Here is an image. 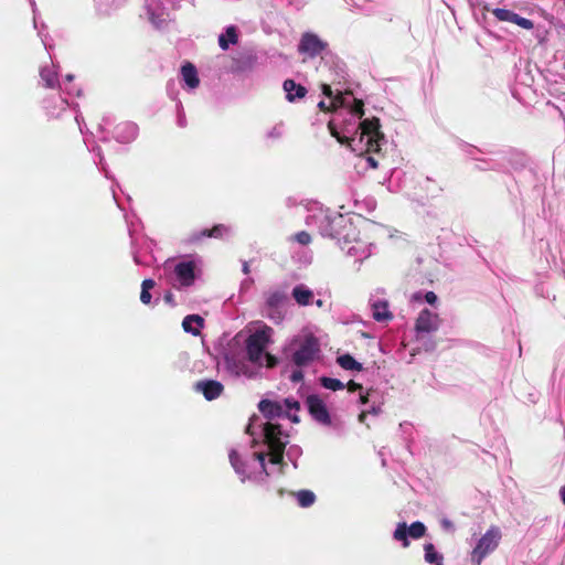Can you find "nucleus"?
<instances>
[{
    "instance_id": "obj_1",
    "label": "nucleus",
    "mask_w": 565,
    "mask_h": 565,
    "mask_svg": "<svg viewBox=\"0 0 565 565\" xmlns=\"http://www.w3.org/2000/svg\"><path fill=\"white\" fill-rule=\"evenodd\" d=\"M323 94L331 98L328 108L334 110V116L329 122L331 135L341 143H348L352 151L359 154L377 152L383 139L379 119L361 121L363 103L355 99L351 93L338 94L333 97L330 86L323 85Z\"/></svg>"
},
{
    "instance_id": "obj_2",
    "label": "nucleus",
    "mask_w": 565,
    "mask_h": 565,
    "mask_svg": "<svg viewBox=\"0 0 565 565\" xmlns=\"http://www.w3.org/2000/svg\"><path fill=\"white\" fill-rule=\"evenodd\" d=\"M264 443L267 451L255 450L249 459L241 460L235 450L230 452V461L241 480L263 481L270 472L265 468V457L269 456V461L277 466L282 460L284 449L288 443V436L282 433L280 426L266 423L262 428Z\"/></svg>"
},
{
    "instance_id": "obj_3",
    "label": "nucleus",
    "mask_w": 565,
    "mask_h": 565,
    "mask_svg": "<svg viewBox=\"0 0 565 565\" xmlns=\"http://www.w3.org/2000/svg\"><path fill=\"white\" fill-rule=\"evenodd\" d=\"M220 364L228 376L235 379H256L262 372V367L250 361L242 343L235 339L228 343L227 349L223 352Z\"/></svg>"
},
{
    "instance_id": "obj_4",
    "label": "nucleus",
    "mask_w": 565,
    "mask_h": 565,
    "mask_svg": "<svg viewBox=\"0 0 565 565\" xmlns=\"http://www.w3.org/2000/svg\"><path fill=\"white\" fill-rule=\"evenodd\" d=\"M271 334L273 329L270 327L262 326L247 338L246 345L244 347L250 361H254V363L262 369L264 365L273 367L276 363V359L273 355L265 353L270 342Z\"/></svg>"
},
{
    "instance_id": "obj_5",
    "label": "nucleus",
    "mask_w": 565,
    "mask_h": 565,
    "mask_svg": "<svg viewBox=\"0 0 565 565\" xmlns=\"http://www.w3.org/2000/svg\"><path fill=\"white\" fill-rule=\"evenodd\" d=\"M164 273L168 282L177 289L192 286L201 275L200 264L194 259H182L179 262H167Z\"/></svg>"
},
{
    "instance_id": "obj_6",
    "label": "nucleus",
    "mask_w": 565,
    "mask_h": 565,
    "mask_svg": "<svg viewBox=\"0 0 565 565\" xmlns=\"http://www.w3.org/2000/svg\"><path fill=\"white\" fill-rule=\"evenodd\" d=\"M288 350L291 351V361L297 366H305L312 362L319 353V341L311 333H301L295 337Z\"/></svg>"
},
{
    "instance_id": "obj_7",
    "label": "nucleus",
    "mask_w": 565,
    "mask_h": 565,
    "mask_svg": "<svg viewBox=\"0 0 565 565\" xmlns=\"http://www.w3.org/2000/svg\"><path fill=\"white\" fill-rule=\"evenodd\" d=\"M258 408L268 419L287 417L294 423H298L299 420L297 416L299 403L294 398H285L281 402L263 399L259 402Z\"/></svg>"
},
{
    "instance_id": "obj_8",
    "label": "nucleus",
    "mask_w": 565,
    "mask_h": 565,
    "mask_svg": "<svg viewBox=\"0 0 565 565\" xmlns=\"http://www.w3.org/2000/svg\"><path fill=\"white\" fill-rule=\"evenodd\" d=\"M502 539L501 530L498 526H490L487 532L478 540L476 546L470 553L472 565H481L482 561L499 546Z\"/></svg>"
},
{
    "instance_id": "obj_9",
    "label": "nucleus",
    "mask_w": 565,
    "mask_h": 565,
    "mask_svg": "<svg viewBox=\"0 0 565 565\" xmlns=\"http://www.w3.org/2000/svg\"><path fill=\"white\" fill-rule=\"evenodd\" d=\"M440 319L438 315L429 309H423L419 312L415 323L416 339L422 341L425 351H433L436 348L435 341L425 339L426 333L436 331L439 328Z\"/></svg>"
},
{
    "instance_id": "obj_10",
    "label": "nucleus",
    "mask_w": 565,
    "mask_h": 565,
    "mask_svg": "<svg viewBox=\"0 0 565 565\" xmlns=\"http://www.w3.org/2000/svg\"><path fill=\"white\" fill-rule=\"evenodd\" d=\"M341 249L350 257L361 262L366 259L372 250L371 244L355 236V228L350 224L348 233L339 241Z\"/></svg>"
},
{
    "instance_id": "obj_11",
    "label": "nucleus",
    "mask_w": 565,
    "mask_h": 565,
    "mask_svg": "<svg viewBox=\"0 0 565 565\" xmlns=\"http://www.w3.org/2000/svg\"><path fill=\"white\" fill-rule=\"evenodd\" d=\"M426 526L424 523L416 521L413 522L409 526L405 522L398 523L394 533L393 537L396 541L402 542L404 547H407L409 545V542L407 537H412L414 540L420 539L425 535Z\"/></svg>"
},
{
    "instance_id": "obj_12",
    "label": "nucleus",
    "mask_w": 565,
    "mask_h": 565,
    "mask_svg": "<svg viewBox=\"0 0 565 565\" xmlns=\"http://www.w3.org/2000/svg\"><path fill=\"white\" fill-rule=\"evenodd\" d=\"M307 406L311 416L322 425L330 426L332 424L331 416L327 405L318 395H310L307 398Z\"/></svg>"
},
{
    "instance_id": "obj_13",
    "label": "nucleus",
    "mask_w": 565,
    "mask_h": 565,
    "mask_svg": "<svg viewBox=\"0 0 565 565\" xmlns=\"http://www.w3.org/2000/svg\"><path fill=\"white\" fill-rule=\"evenodd\" d=\"M146 10L149 21L156 26L160 28L169 18V13L162 7L160 0H147Z\"/></svg>"
},
{
    "instance_id": "obj_14",
    "label": "nucleus",
    "mask_w": 565,
    "mask_h": 565,
    "mask_svg": "<svg viewBox=\"0 0 565 565\" xmlns=\"http://www.w3.org/2000/svg\"><path fill=\"white\" fill-rule=\"evenodd\" d=\"M492 13L499 21L511 22L525 30H531L534 28V24L530 19L520 17L511 10L495 8L492 10Z\"/></svg>"
},
{
    "instance_id": "obj_15",
    "label": "nucleus",
    "mask_w": 565,
    "mask_h": 565,
    "mask_svg": "<svg viewBox=\"0 0 565 565\" xmlns=\"http://www.w3.org/2000/svg\"><path fill=\"white\" fill-rule=\"evenodd\" d=\"M326 45L316 34L305 33L299 43V51L310 56H316L326 49Z\"/></svg>"
},
{
    "instance_id": "obj_16",
    "label": "nucleus",
    "mask_w": 565,
    "mask_h": 565,
    "mask_svg": "<svg viewBox=\"0 0 565 565\" xmlns=\"http://www.w3.org/2000/svg\"><path fill=\"white\" fill-rule=\"evenodd\" d=\"M138 135V127L130 121H124L115 127L114 138L121 143H128L135 140Z\"/></svg>"
},
{
    "instance_id": "obj_17",
    "label": "nucleus",
    "mask_w": 565,
    "mask_h": 565,
    "mask_svg": "<svg viewBox=\"0 0 565 565\" xmlns=\"http://www.w3.org/2000/svg\"><path fill=\"white\" fill-rule=\"evenodd\" d=\"M195 390L204 395L207 401L217 398L223 393V384L214 380H204L195 384Z\"/></svg>"
},
{
    "instance_id": "obj_18",
    "label": "nucleus",
    "mask_w": 565,
    "mask_h": 565,
    "mask_svg": "<svg viewBox=\"0 0 565 565\" xmlns=\"http://www.w3.org/2000/svg\"><path fill=\"white\" fill-rule=\"evenodd\" d=\"M370 301L372 315L376 321H387L392 319V313L388 310V305L386 300L372 298Z\"/></svg>"
},
{
    "instance_id": "obj_19",
    "label": "nucleus",
    "mask_w": 565,
    "mask_h": 565,
    "mask_svg": "<svg viewBox=\"0 0 565 565\" xmlns=\"http://www.w3.org/2000/svg\"><path fill=\"white\" fill-rule=\"evenodd\" d=\"M291 295L299 306H308L313 301L312 290L303 284L296 285Z\"/></svg>"
},
{
    "instance_id": "obj_20",
    "label": "nucleus",
    "mask_w": 565,
    "mask_h": 565,
    "mask_svg": "<svg viewBox=\"0 0 565 565\" xmlns=\"http://www.w3.org/2000/svg\"><path fill=\"white\" fill-rule=\"evenodd\" d=\"M183 330L192 335H199L204 327V319L199 315H189L182 321Z\"/></svg>"
},
{
    "instance_id": "obj_21",
    "label": "nucleus",
    "mask_w": 565,
    "mask_h": 565,
    "mask_svg": "<svg viewBox=\"0 0 565 565\" xmlns=\"http://www.w3.org/2000/svg\"><path fill=\"white\" fill-rule=\"evenodd\" d=\"M181 76L189 88L194 89L199 86L200 79L198 77V72L191 63H186L182 66Z\"/></svg>"
},
{
    "instance_id": "obj_22",
    "label": "nucleus",
    "mask_w": 565,
    "mask_h": 565,
    "mask_svg": "<svg viewBox=\"0 0 565 565\" xmlns=\"http://www.w3.org/2000/svg\"><path fill=\"white\" fill-rule=\"evenodd\" d=\"M284 90L286 92V98L289 102L302 98L307 93V89L303 86L296 84L292 79H286L284 82Z\"/></svg>"
},
{
    "instance_id": "obj_23",
    "label": "nucleus",
    "mask_w": 565,
    "mask_h": 565,
    "mask_svg": "<svg viewBox=\"0 0 565 565\" xmlns=\"http://www.w3.org/2000/svg\"><path fill=\"white\" fill-rule=\"evenodd\" d=\"M237 30L234 25L226 28L225 32L218 36V45L222 50H227L230 44H236L237 42Z\"/></svg>"
},
{
    "instance_id": "obj_24",
    "label": "nucleus",
    "mask_w": 565,
    "mask_h": 565,
    "mask_svg": "<svg viewBox=\"0 0 565 565\" xmlns=\"http://www.w3.org/2000/svg\"><path fill=\"white\" fill-rule=\"evenodd\" d=\"M285 299L286 296L281 291L275 290L268 292L266 295L265 310L277 309L278 307H281Z\"/></svg>"
},
{
    "instance_id": "obj_25",
    "label": "nucleus",
    "mask_w": 565,
    "mask_h": 565,
    "mask_svg": "<svg viewBox=\"0 0 565 565\" xmlns=\"http://www.w3.org/2000/svg\"><path fill=\"white\" fill-rule=\"evenodd\" d=\"M40 76L45 87L54 88L58 83L56 71L54 70V67H42L40 71Z\"/></svg>"
},
{
    "instance_id": "obj_26",
    "label": "nucleus",
    "mask_w": 565,
    "mask_h": 565,
    "mask_svg": "<svg viewBox=\"0 0 565 565\" xmlns=\"http://www.w3.org/2000/svg\"><path fill=\"white\" fill-rule=\"evenodd\" d=\"M337 362L338 364L344 369V370H349V371H360L362 370V364L359 363L353 356H351L350 354H343V355H340L338 359H337Z\"/></svg>"
},
{
    "instance_id": "obj_27",
    "label": "nucleus",
    "mask_w": 565,
    "mask_h": 565,
    "mask_svg": "<svg viewBox=\"0 0 565 565\" xmlns=\"http://www.w3.org/2000/svg\"><path fill=\"white\" fill-rule=\"evenodd\" d=\"M424 551L426 562L443 565V556L435 550V546L431 543L425 544Z\"/></svg>"
},
{
    "instance_id": "obj_28",
    "label": "nucleus",
    "mask_w": 565,
    "mask_h": 565,
    "mask_svg": "<svg viewBox=\"0 0 565 565\" xmlns=\"http://www.w3.org/2000/svg\"><path fill=\"white\" fill-rule=\"evenodd\" d=\"M97 10L103 14H108L113 9L119 7L124 0H95Z\"/></svg>"
},
{
    "instance_id": "obj_29",
    "label": "nucleus",
    "mask_w": 565,
    "mask_h": 565,
    "mask_svg": "<svg viewBox=\"0 0 565 565\" xmlns=\"http://www.w3.org/2000/svg\"><path fill=\"white\" fill-rule=\"evenodd\" d=\"M297 502L302 508H308L313 504L316 495L312 491L301 490L296 493Z\"/></svg>"
},
{
    "instance_id": "obj_30",
    "label": "nucleus",
    "mask_w": 565,
    "mask_h": 565,
    "mask_svg": "<svg viewBox=\"0 0 565 565\" xmlns=\"http://www.w3.org/2000/svg\"><path fill=\"white\" fill-rule=\"evenodd\" d=\"M154 281L152 279H145L141 285V294L140 300L142 303L148 305L151 301L150 290L154 287Z\"/></svg>"
},
{
    "instance_id": "obj_31",
    "label": "nucleus",
    "mask_w": 565,
    "mask_h": 565,
    "mask_svg": "<svg viewBox=\"0 0 565 565\" xmlns=\"http://www.w3.org/2000/svg\"><path fill=\"white\" fill-rule=\"evenodd\" d=\"M320 381H321V385L324 388H328L331 391H338V390L344 388V384L338 379L322 377Z\"/></svg>"
},
{
    "instance_id": "obj_32",
    "label": "nucleus",
    "mask_w": 565,
    "mask_h": 565,
    "mask_svg": "<svg viewBox=\"0 0 565 565\" xmlns=\"http://www.w3.org/2000/svg\"><path fill=\"white\" fill-rule=\"evenodd\" d=\"M265 315L275 323L281 322L285 318V313L281 310V307H278L277 309H267L265 310Z\"/></svg>"
},
{
    "instance_id": "obj_33",
    "label": "nucleus",
    "mask_w": 565,
    "mask_h": 565,
    "mask_svg": "<svg viewBox=\"0 0 565 565\" xmlns=\"http://www.w3.org/2000/svg\"><path fill=\"white\" fill-rule=\"evenodd\" d=\"M301 448L292 445L287 450V458L292 462L294 467L297 468V459L301 456Z\"/></svg>"
},
{
    "instance_id": "obj_34",
    "label": "nucleus",
    "mask_w": 565,
    "mask_h": 565,
    "mask_svg": "<svg viewBox=\"0 0 565 565\" xmlns=\"http://www.w3.org/2000/svg\"><path fill=\"white\" fill-rule=\"evenodd\" d=\"M348 390H349V392L360 391L359 398H360L361 404H365L367 402V396H366V394L363 393V388L360 384H358L353 381H350L348 383Z\"/></svg>"
},
{
    "instance_id": "obj_35",
    "label": "nucleus",
    "mask_w": 565,
    "mask_h": 565,
    "mask_svg": "<svg viewBox=\"0 0 565 565\" xmlns=\"http://www.w3.org/2000/svg\"><path fill=\"white\" fill-rule=\"evenodd\" d=\"M228 232V228L224 225H216L210 232H204L203 235L211 237H222Z\"/></svg>"
},
{
    "instance_id": "obj_36",
    "label": "nucleus",
    "mask_w": 565,
    "mask_h": 565,
    "mask_svg": "<svg viewBox=\"0 0 565 565\" xmlns=\"http://www.w3.org/2000/svg\"><path fill=\"white\" fill-rule=\"evenodd\" d=\"M284 134V128H282V125H276L274 126L268 132H267V138L269 139H278L282 136Z\"/></svg>"
},
{
    "instance_id": "obj_37",
    "label": "nucleus",
    "mask_w": 565,
    "mask_h": 565,
    "mask_svg": "<svg viewBox=\"0 0 565 565\" xmlns=\"http://www.w3.org/2000/svg\"><path fill=\"white\" fill-rule=\"evenodd\" d=\"M294 239L297 243H299L300 245H308L311 242L310 235L307 232H305V231H301V232L297 233L294 236Z\"/></svg>"
},
{
    "instance_id": "obj_38",
    "label": "nucleus",
    "mask_w": 565,
    "mask_h": 565,
    "mask_svg": "<svg viewBox=\"0 0 565 565\" xmlns=\"http://www.w3.org/2000/svg\"><path fill=\"white\" fill-rule=\"evenodd\" d=\"M111 124H113V118L110 116L104 117L103 121L99 125L100 131H103V132L107 131L108 128L111 126Z\"/></svg>"
},
{
    "instance_id": "obj_39",
    "label": "nucleus",
    "mask_w": 565,
    "mask_h": 565,
    "mask_svg": "<svg viewBox=\"0 0 565 565\" xmlns=\"http://www.w3.org/2000/svg\"><path fill=\"white\" fill-rule=\"evenodd\" d=\"M303 377V374L301 371L297 370V371H294L290 375V380L295 383H298L302 380Z\"/></svg>"
},
{
    "instance_id": "obj_40",
    "label": "nucleus",
    "mask_w": 565,
    "mask_h": 565,
    "mask_svg": "<svg viewBox=\"0 0 565 565\" xmlns=\"http://www.w3.org/2000/svg\"><path fill=\"white\" fill-rule=\"evenodd\" d=\"M425 300L428 303L434 305L437 301V296L433 291H428L425 294Z\"/></svg>"
},
{
    "instance_id": "obj_41",
    "label": "nucleus",
    "mask_w": 565,
    "mask_h": 565,
    "mask_svg": "<svg viewBox=\"0 0 565 565\" xmlns=\"http://www.w3.org/2000/svg\"><path fill=\"white\" fill-rule=\"evenodd\" d=\"M96 150H97V156H98V158H99V162H98V164H99L100 169L105 172V175H106V177H108V172H107V170H106V168H105V164H104V162H103V161H104V158H103V154H102V152H100V149H99V148H97Z\"/></svg>"
},
{
    "instance_id": "obj_42",
    "label": "nucleus",
    "mask_w": 565,
    "mask_h": 565,
    "mask_svg": "<svg viewBox=\"0 0 565 565\" xmlns=\"http://www.w3.org/2000/svg\"><path fill=\"white\" fill-rule=\"evenodd\" d=\"M178 125L180 127H184L185 126V118H184V114H183L182 110L178 111Z\"/></svg>"
},
{
    "instance_id": "obj_43",
    "label": "nucleus",
    "mask_w": 565,
    "mask_h": 565,
    "mask_svg": "<svg viewBox=\"0 0 565 565\" xmlns=\"http://www.w3.org/2000/svg\"><path fill=\"white\" fill-rule=\"evenodd\" d=\"M31 1V6H32V9H33V23H34V28H38V18H36V13H35V2L34 0H30Z\"/></svg>"
},
{
    "instance_id": "obj_44",
    "label": "nucleus",
    "mask_w": 565,
    "mask_h": 565,
    "mask_svg": "<svg viewBox=\"0 0 565 565\" xmlns=\"http://www.w3.org/2000/svg\"><path fill=\"white\" fill-rule=\"evenodd\" d=\"M164 299L167 302L169 303H172V294L171 292H168L166 296H164Z\"/></svg>"
},
{
    "instance_id": "obj_45",
    "label": "nucleus",
    "mask_w": 565,
    "mask_h": 565,
    "mask_svg": "<svg viewBox=\"0 0 565 565\" xmlns=\"http://www.w3.org/2000/svg\"><path fill=\"white\" fill-rule=\"evenodd\" d=\"M365 417H366V412H365V411H363V412L359 415V420H360L361 423H363V422L365 420Z\"/></svg>"
},
{
    "instance_id": "obj_46",
    "label": "nucleus",
    "mask_w": 565,
    "mask_h": 565,
    "mask_svg": "<svg viewBox=\"0 0 565 565\" xmlns=\"http://www.w3.org/2000/svg\"><path fill=\"white\" fill-rule=\"evenodd\" d=\"M559 494H561V498H562L563 503L565 504V487H563V488L559 490Z\"/></svg>"
},
{
    "instance_id": "obj_47",
    "label": "nucleus",
    "mask_w": 565,
    "mask_h": 565,
    "mask_svg": "<svg viewBox=\"0 0 565 565\" xmlns=\"http://www.w3.org/2000/svg\"><path fill=\"white\" fill-rule=\"evenodd\" d=\"M243 271H244V274H248L249 273V267H248V264L246 262L243 264Z\"/></svg>"
},
{
    "instance_id": "obj_48",
    "label": "nucleus",
    "mask_w": 565,
    "mask_h": 565,
    "mask_svg": "<svg viewBox=\"0 0 565 565\" xmlns=\"http://www.w3.org/2000/svg\"><path fill=\"white\" fill-rule=\"evenodd\" d=\"M420 299H422L420 294H414L413 297H412L413 301H417V300L419 301Z\"/></svg>"
},
{
    "instance_id": "obj_49",
    "label": "nucleus",
    "mask_w": 565,
    "mask_h": 565,
    "mask_svg": "<svg viewBox=\"0 0 565 565\" xmlns=\"http://www.w3.org/2000/svg\"><path fill=\"white\" fill-rule=\"evenodd\" d=\"M315 303H316V306H317V307H319V308L323 307V305H324L323 300H321V299L316 300V302H315Z\"/></svg>"
},
{
    "instance_id": "obj_50",
    "label": "nucleus",
    "mask_w": 565,
    "mask_h": 565,
    "mask_svg": "<svg viewBox=\"0 0 565 565\" xmlns=\"http://www.w3.org/2000/svg\"><path fill=\"white\" fill-rule=\"evenodd\" d=\"M64 89H65V90H66V93H67V94H70V95H71V94H77V95L79 94V92H78V90H76V92H75V90L68 89L67 87H65Z\"/></svg>"
},
{
    "instance_id": "obj_51",
    "label": "nucleus",
    "mask_w": 565,
    "mask_h": 565,
    "mask_svg": "<svg viewBox=\"0 0 565 565\" xmlns=\"http://www.w3.org/2000/svg\"><path fill=\"white\" fill-rule=\"evenodd\" d=\"M253 427H254V426H253V424H249V425H248V427H247V431H248L250 435H253V434H254V431H253Z\"/></svg>"
},
{
    "instance_id": "obj_52",
    "label": "nucleus",
    "mask_w": 565,
    "mask_h": 565,
    "mask_svg": "<svg viewBox=\"0 0 565 565\" xmlns=\"http://www.w3.org/2000/svg\"><path fill=\"white\" fill-rule=\"evenodd\" d=\"M42 42L44 44L45 47H47V41H46V38H42Z\"/></svg>"
},
{
    "instance_id": "obj_53",
    "label": "nucleus",
    "mask_w": 565,
    "mask_h": 565,
    "mask_svg": "<svg viewBox=\"0 0 565 565\" xmlns=\"http://www.w3.org/2000/svg\"><path fill=\"white\" fill-rule=\"evenodd\" d=\"M319 107H320V108H326V103H324V102H320V103H319Z\"/></svg>"
},
{
    "instance_id": "obj_54",
    "label": "nucleus",
    "mask_w": 565,
    "mask_h": 565,
    "mask_svg": "<svg viewBox=\"0 0 565 565\" xmlns=\"http://www.w3.org/2000/svg\"><path fill=\"white\" fill-rule=\"evenodd\" d=\"M76 121H77V124H78V126H79L81 131H83L82 126H81V122H79V117H78V116H76Z\"/></svg>"
},
{
    "instance_id": "obj_55",
    "label": "nucleus",
    "mask_w": 565,
    "mask_h": 565,
    "mask_svg": "<svg viewBox=\"0 0 565 565\" xmlns=\"http://www.w3.org/2000/svg\"><path fill=\"white\" fill-rule=\"evenodd\" d=\"M369 162H370L373 167H375V166H376V164H375V162H374V160H373L372 158H369Z\"/></svg>"
},
{
    "instance_id": "obj_56",
    "label": "nucleus",
    "mask_w": 565,
    "mask_h": 565,
    "mask_svg": "<svg viewBox=\"0 0 565 565\" xmlns=\"http://www.w3.org/2000/svg\"><path fill=\"white\" fill-rule=\"evenodd\" d=\"M72 79H73V76H72V75H67V76H66V81H67V82H71Z\"/></svg>"
},
{
    "instance_id": "obj_57",
    "label": "nucleus",
    "mask_w": 565,
    "mask_h": 565,
    "mask_svg": "<svg viewBox=\"0 0 565 565\" xmlns=\"http://www.w3.org/2000/svg\"><path fill=\"white\" fill-rule=\"evenodd\" d=\"M444 525L448 526V525H450V523L448 521H444Z\"/></svg>"
},
{
    "instance_id": "obj_58",
    "label": "nucleus",
    "mask_w": 565,
    "mask_h": 565,
    "mask_svg": "<svg viewBox=\"0 0 565 565\" xmlns=\"http://www.w3.org/2000/svg\"><path fill=\"white\" fill-rule=\"evenodd\" d=\"M135 262H136L137 264H139V259H138V257H137V256H135Z\"/></svg>"
}]
</instances>
